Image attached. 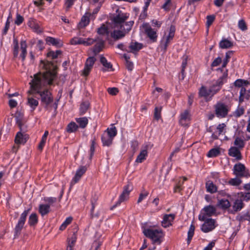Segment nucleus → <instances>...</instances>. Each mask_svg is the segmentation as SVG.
<instances>
[{"label": "nucleus", "mask_w": 250, "mask_h": 250, "mask_svg": "<svg viewBox=\"0 0 250 250\" xmlns=\"http://www.w3.org/2000/svg\"><path fill=\"white\" fill-rule=\"evenodd\" d=\"M40 66L46 71L43 73L39 72L34 75V78L29 83L31 90L28 91V93L33 94L32 90L35 91V93L40 96L42 104L45 109L49 112L53 109V116H55L57 113L58 103L53 102V97L48 89L41 90V89L46 84H52L53 81L57 77L58 67L52 62L42 60Z\"/></svg>", "instance_id": "obj_1"}, {"label": "nucleus", "mask_w": 250, "mask_h": 250, "mask_svg": "<svg viewBox=\"0 0 250 250\" xmlns=\"http://www.w3.org/2000/svg\"><path fill=\"white\" fill-rule=\"evenodd\" d=\"M15 117L16 123L20 129V131L16 135L15 143L17 145L25 144L28 139V136L26 134L21 132L22 131L24 132L26 131V129L22 128L24 122L22 120V116H21L20 113H16Z\"/></svg>", "instance_id": "obj_2"}, {"label": "nucleus", "mask_w": 250, "mask_h": 250, "mask_svg": "<svg viewBox=\"0 0 250 250\" xmlns=\"http://www.w3.org/2000/svg\"><path fill=\"white\" fill-rule=\"evenodd\" d=\"M144 235L151 239L153 241V244L158 243V244L161 243V238L163 237V231L162 229H146L143 230Z\"/></svg>", "instance_id": "obj_3"}, {"label": "nucleus", "mask_w": 250, "mask_h": 250, "mask_svg": "<svg viewBox=\"0 0 250 250\" xmlns=\"http://www.w3.org/2000/svg\"><path fill=\"white\" fill-rule=\"evenodd\" d=\"M29 210L30 209L24 210V211L21 214L18 222L16 225L14 229V238L19 237L21 234Z\"/></svg>", "instance_id": "obj_4"}, {"label": "nucleus", "mask_w": 250, "mask_h": 250, "mask_svg": "<svg viewBox=\"0 0 250 250\" xmlns=\"http://www.w3.org/2000/svg\"><path fill=\"white\" fill-rule=\"evenodd\" d=\"M233 174L237 177H249L250 174L244 165L239 163L235 164L233 167Z\"/></svg>", "instance_id": "obj_5"}, {"label": "nucleus", "mask_w": 250, "mask_h": 250, "mask_svg": "<svg viewBox=\"0 0 250 250\" xmlns=\"http://www.w3.org/2000/svg\"><path fill=\"white\" fill-rule=\"evenodd\" d=\"M215 113L218 117L224 118L228 113V106L225 104L219 102L214 106Z\"/></svg>", "instance_id": "obj_6"}, {"label": "nucleus", "mask_w": 250, "mask_h": 250, "mask_svg": "<svg viewBox=\"0 0 250 250\" xmlns=\"http://www.w3.org/2000/svg\"><path fill=\"white\" fill-rule=\"evenodd\" d=\"M132 189V186L130 183H128L127 185H126L124 187L123 191L120 196L118 202L113 207L117 206V205H120L122 202L127 200L128 198L129 194Z\"/></svg>", "instance_id": "obj_7"}, {"label": "nucleus", "mask_w": 250, "mask_h": 250, "mask_svg": "<svg viewBox=\"0 0 250 250\" xmlns=\"http://www.w3.org/2000/svg\"><path fill=\"white\" fill-rule=\"evenodd\" d=\"M227 77V74L224 73L223 76L218 79L216 83L213 84L209 88L210 93L211 96L214 95L220 90L221 87L223 84V80L226 79Z\"/></svg>", "instance_id": "obj_8"}, {"label": "nucleus", "mask_w": 250, "mask_h": 250, "mask_svg": "<svg viewBox=\"0 0 250 250\" xmlns=\"http://www.w3.org/2000/svg\"><path fill=\"white\" fill-rule=\"evenodd\" d=\"M96 42H97V39L74 38L70 40V43L73 45L83 44L86 46H89L92 45Z\"/></svg>", "instance_id": "obj_9"}, {"label": "nucleus", "mask_w": 250, "mask_h": 250, "mask_svg": "<svg viewBox=\"0 0 250 250\" xmlns=\"http://www.w3.org/2000/svg\"><path fill=\"white\" fill-rule=\"evenodd\" d=\"M96 61V59L93 57H89L85 62L84 68L82 72V74L84 76H87L91 71L94 64Z\"/></svg>", "instance_id": "obj_10"}, {"label": "nucleus", "mask_w": 250, "mask_h": 250, "mask_svg": "<svg viewBox=\"0 0 250 250\" xmlns=\"http://www.w3.org/2000/svg\"><path fill=\"white\" fill-rule=\"evenodd\" d=\"M215 222V220L212 218L206 219L204 223L202 225L201 230L205 233L212 231L216 227Z\"/></svg>", "instance_id": "obj_11"}, {"label": "nucleus", "mask_w": 250, "mask_h": 250, "mask_svg": "<svg viewBox=\"0 0 250 250\" xmlns=\"http://www.w3.org/2000/svg\"><path fill=\"white\" fill-rule=\"evenodd\" d=\"M143 27L145 29L146 34L147 37L151 40L153 42H155L157 41V35L156 31L152 29L150 26H148L146 24H144Z\"/></svg>", "instance_id": "obj_12"}, {"label": "nucleus", "mask_w": 250, "mask_h": 250, "mask_svg": "<svg viewBox=\"0 0 250 250\" xmlns=\"http://www.w3.org/2000/svg\"><path fill=\"white\" fill-rule=\"evenodd\" d=\"M175 217L174 214H165L163 216V220L161 222L162 226L164 228H167L172 225V222Z\"/></svg>", "instance_id": "obj_13"}, {"label": "nucleus", "mask_w": 250, "mask_h": 250, "mask_svg": "<svg viewBox=\"0 0 250 250\" xmlns=\"http://www.w3.org/2000/svg\"><path fill=\"white\" fill-rule=\"evenodd\" d=\"M96 39L97 41H99V42L92 48L93 53L95 56L103 50L104 45V42L103 40H99L98 37Z\"/></svg>", "instance_id": "obj_14"}, {"label": "nucleus", "mask_w": 250, "mask_h": 250, "mask_svg": "<svg viewBox=\"0 0 250 250\" xmlns=\"http://www.w3.org/2000/svg\"><path fill=\"white\" fill-rule=\"evenodd\" d=\"M240 149L235 146H231L229 150V155L236 158L237 160H241L242 155Z\"/></svg>", "instance_id": "obj_15"}, {"label": "nucleus", "mask_w": 250, "mask_h": 250, "mask_svg": "<svg viewBox=\"0 0 250 250\" xmlns=\"http://www.w3.org/2000/svg\"><path fill=\"white\" fill-rule=\"evenodd\" d=\"M87 167L85 166H81L79 167L77 170L73 180L75 183H77L80 179L81 177L85 173Z\"/></svg>", "instance_id": "obj_16"}, {"label": "nucleus", "mask_w": 250, "mask_h": 250, "mask_svg": "<svg viewBox=\"0 0 250 250\" xmlns=\"http://www.w3.org/2000/svg\"><path fill=\"white\" fill-rule=\"evenodd\" d=\"M90 16V14L86 13L82 17L81 21L78 25V28L80 29L84 28L89 24Z\"/></svg>", "instance_id": "obj_17"}, {"label": "nucleus", "mask_w": 250, "mask_h": 250, "mask_svg": "<svg viewBox=\"0 0 250 250\" xmlns=\"http://www.w3.org/2000/svg\"><path fill=\"white\" fill-rule=\"evenodd\" d=\"M125 35V32L122 29L114 30L110 33L111 37L115 41H117L124 38Z\"/></svg>", "instance_id": "obj_18"}, {"label": "nucleus", "mask_w": 250, "mask_h": 250, "mask_svg": "<svg viewBox=\"0 0 250 250\" xmlns=\"http://www.w3.org/2000/svg\"><path fill=\"white\" fill-rule=\"evenodd\" d=\"M226 126V125L224 123L218 125L216 128L217 131L214 132L212 134V138L214 140L218 139L219 136H220L223 132Z\"/></svg>", "instance_id": "obj_19"}, {"label": "nucleus", "mask_w": 250, "mask_h": 250, "mask_svg": "<svg viewBox=\"0 0 250 250\" xmlns=\"http://www.w3.org/2000/svg\"><path fill=\"white\" fill-rule=\"evenodd\" d=\"M46 42L49 44H52L57 47H61L62 46V42L59 39L54 38L51 37H47L46 38Z\"/></svg>", "instance_id": "obj_20"}, {"label": "nucleus", "mask_w": 250, "mask_h": 250, "mask_svg": "<svg viewBox=\"0 0 250 250\" xmlns=\"http://www.w3.org/2000/svg\"><path fill=\"white\" fill-rule=\"evenodd\" d=\"M250 95L249 92H247V90L245 87H242L240 91V96L239 97V102L241 104L245 99L248 100L250 99Z\"/></svg>", "instance_id": "obj_21"}, {"label": "nucleus", "mask_w": 250, "mask_h": 250, "mask_svg": "<svg viewBox=\"0 0 250 250\" xmlns=\"http://www.w3.org/2000/svg\"><path fill=\"white\" fill-rule=\"evenodd\" d=\"M206 188L207 191L210 193H214L217 191V186L213 184L212 181L209 180L206 183Z\"/></svg>", "instance_id": "obj_22"}, {"label": "nucleus", "mask_w": 250, "mask_h": 250, "mask_svg": "<svg viewBox=\"0 0 250 250\" xmlns=\"http://www.w3.org/2000/svg\"><path fill=\"white\" fill-rule=\"evenodd\" d=\"M127 17L125 14H119L116 16L114 17L113 19V21L115 24H123L125 22V21L127 19Z\"/></svg>", "instance_id": "obj_23"}, {"label": "nucleus", "mask_w": 250, "mask_h": 250, "mask_svg": "<svg viewBox=\"0 0 250 250\" xmlns=\"http://www.w3.org/2000/svg\"><path fill=\"white\" fill-rule=\"evenodd\" d=\"M90 102L88 101H83L80 104V115H83L88 110L90 107Z\"/></svg>", "instance_id": "obj_24"}, {"label": "nucleus", "mask_w": 250, "mask_h": 250, "mask_svg": "<svg viewBox=\"0 0 250 250\" xmlns=\"http://www.w3.org/2000/svg\"><path fill=\"white\" fill-rule=\"evenodd\" d=\"M203 210L205 212V215L208 217H210L214 215L216 210L215 208L211 205L205 207Z\"/></svg>", "instance_id": "obj_25"}, {"label": "nucleus", "mask_w": 250, "mask_h": 250, "mask_svg": "<svg viewBox=\"0 0 250 250\" xmlns=\"http://www.w3.org/2000/svg\"><path fill=\"white\" fill-rule=\"evenodd\" d=\"M39 211L42 216L47 214L50 211L49 205H40L39 208Z\"/></svg>", "instance_id": "obj_26"}, {"label": "nucleus", "mask_w": 250, "mask_h": 250, "mask_svg": "<svg viewBox=\"0 0 250 250\" xmlns=\"http://www.w3.org/2000/svg\"><path fill=\"white\" fill-rule=\"evenodd\" d=\"M142 44L137 42H131L129 46V48L130 49V51L131 52L138 51L142 48Z\"/></svg>", "instance_id": "obj_27"}, {"label": "nucleus", "mask_w": 250, "mask_h": 250, "mask_svg": "<svg viewBox=\"0 0 250 250\" xmlns=\"http://www.w3.org/2000/svg\"><path fill=\"white\" fill-rule=\"evenodd\" d=\"M112 140L113 139L107 134L104 133L102 136V141L104 146H109L112 144Z\"/></svg>", "instance_id": "obj_28"}, {"label": "nucleus", "mask_w": 250, "mask_h": 250, "mask_svg": "<svg viewBox=\"0 0 250 250\" xmlns=\"http://www.w3.org/2000/svg\"><path fill=\"white\" fill-rule=\"evenodd\" d=\"M20 44H21V57L22 58V61H23L25 60V56L27 54V51H26L27 44H26V42L25 41H21Z\"/></svg>", "instance_id": "obj_29"}, {"label": "nucleus", "mask_w": 250, "mask_h": 250, "mask_svg": "<svg viewBox=\"0 0 250 250\" xmlns=\"http://www.w3.org/2000/svg\"><path fill=\"white\" fill-rule=\"evenodd\" d=\"M76 121L79 124V126L82 128H85L88 123V120L87 118L85 117L77 118Z\"/></svg>", "instance_id": "obj_30"}, {"label": "nucleus", "mask_w": 250, "mask_h": 250, "mask_svg": "<svg viewBox=\"0 0 250 250\" xmlns=\"http://www.w3.org/2000/svg\"><path fill=\"white\" fill-rule=\"evenodd\" d=\"M133 23V21L124 23L121 25V29H122L126 34L131 30Z\"/></svg>", "instance_id": "obj_31"}, {"label": "nucleus", "mask_w": 250, "mask_h": 250, "mask_svg": "<svg viewBox=\"0 0 250 250\" xmlns=\"http://www.w3.org/2000/svg\"><path fill=\"white\" fill-rule=\"evenodd\" d=\"M147 155V149H145L141 151L140 154L138 155L136 160L137 163H142L143 160L146 159V156Z\"/></svg>", "instance_id": "obj_32"}, {"label": "nucleus", "mask_w": 250, "mask_h": 250, "mask_svg": "<svg viewBox=\"0 0 250 250\" xmlns=\"http://www.w3.org/2000/svg\"><path fill=\"white\" fill-rule=\"evenodd\" d=\"M189 120V112L188 111L186 110L185 112L181 114V118L180 120V124L183 125L185 126L187 125L186 123H183V121H187V120Z\"/></svg>", "instance_id": "obj_33"}, {"label": "nucleus", "mask_w": 250, "mask_h": 250, "mask_svg": "<svg viewBox=\"0 0 250 250\" xmlns=\"http://www.w3.org/2000/svg\"><path fill=\"white\" fill-rule=\"evenodd\" d=\"M219 46L221 48H229L233 46V43L230 41L224 39L220 42Z\"/></svg>", "instance_id": "obj_34"}, {"label": "nucleus", "mask_w": 250, "mask_h": 250, "mask_svg": "<svg viewBox=\"0 0 250 250\" xmlns=\"http://www.w3.org/2000/svg\"><path fill=\"white\" fill-rule=\"evenodd\" d=\"M27 104L34 110L39 104L38 101L32 97H28Z\"/></svg>", "instance_id": "obj_35"}, {"label": "nucleus", "mask_w": 250, "mask_h": 250, "mask_svg": "<svg viewBox=\"0 0 250 250\" xmlns=\"http://www.w3.org/2000/svg\"><path fill=\"white\" fill-rule=\"evenodd\" d=\"M78 125L74 122H71L67 126L66 130L69 133H72L76 131L78 129Z\"/></svg>", "instance_id": "obj_36"}, {"label": "nucleus", "mask_w": 250, "mask_h": 250, "mask_svg": "<svg viewBox=\"0 0 250 250\" xmlns=\"http://www.w3.org/2000/svg\"><path fill=\"white\" fill-rule=\"evenodd\" d=\"M183 61L182 63V70H181V74L182 76V79H184L185 78V69L187 66V61L188 60V56L186 55H185L183 56Z\"/></svg>", "instance_id": "obj_37"}, {"label": "nucleus", "mask_w": 250, "mask_h": 250, "mask_svg": "<svg viewBox=\"0 0 250 250\" xmlns=\"http://www.w3.org/2000/svg\"><path fill=\"white\" fill-rule=\"evenodd\" d=\"M245 144L244 140L240 138L237 137L235 139L234 145L236 146L235 147L241 149L244 147Z\"/></svg>", "instance_id": "obj_38"}, {"label": "nucleus", "mask_w": 250, "mask_h": 250, "mask_svg": "<svg viewBox=\"0 0 250 250\" xmlns=\"http://www.w3.org/2000/svg\"><path fill=\"white\" fill-rule=\"evenodd\" d=\"M100 62L107 69H110L111 70H113L112 65L110 62H108L106 58L103 56H101L100 57Z\"/></svg>", "instance_id": "obj_39"}, {"label": "nucleus", "mask_w": 250, "mask_h": 250, "mask_svg": "<svg viewBox=\"0 0 250 250\" xmlns=\"http://www.w3.org/2000/svg\"><path fill=\"white\" fill-rule=\"evenodd\" d=\"M220 153L219 148H213L211 149L207 154L208 157H214L219 155Z\"/></svg>", "instance_id": "obj_40"}, {"label": "nucleus", "mask_w": 250, "mask_h": 250, "mask_svg": "<svg viewBox=\"0 0 250 250\" xmlns=\"http://www.w3.org/2000/svg\"><path fill=\"white\" fill-rule=\"evenodd\" d=\"M243 206L242 200H236L233 206V208L235 211H238L243 208Z\"/></svg>", "instance_id": "obj_41"}, {"label": "nucleus", "mask_w": 250, "mask_h": 250, "mask_svg": "<svg viewBox=\"0 0 250 250\" xmlns=\"http://www.w3.org/2000/svg\"><path fill=\"white\" fill-rule=\"evenodd\" d=\"M249 84V82L248 81L243 80L242 79L237 80L234 83L235 86L238 87H244V86H247Z\"/></svg>", "instance_id": "obj_42"}, {"label": "nucleus", "mask_w": 250, "mask_h": 250, "mask_svg": "<svg viewBox=\"0 0 250 250\" xmlns=\"http://www.w3.org/2000/svg\"><path fill=\"white\" fill-rule=\"evenodd\" d=\"M200 97H207L211 95L209 90H207L205 86H202L200 89L199 92Z\"/></svg>", "instance_id": "obj_43"}, {"label": "nucleus", "mask_w": 250, "mask_h": 250, "mask_svg": "<svg viewBox=\"0 0 250 250\" xmlns=\"http://www.w3.org/2000/svg\"><path fill=\"white\" fill-rule=\"evenodd\" d=\"M194 230H195V226L193 224H192L190 225L189 229L188 231V239H187V242H188V244H189L190 243L191 240L194 235Z\"/></svg>", "instance_id": "obj_44"}, {"label": "nucleus", "mask_w": 250, "mask_h": 250, "mask_svg": "<svg viewBox=\"0 0 250 250\" xmlns=\"http://www.w3.org/2000/svg\"><path fill=\"white\" fill-rule=\"evenodd\" d=\"M97 33L101 35H108L109 31L107 27L104 24H103L98 29Z\"/></svg>", "instance_id": "obj_45"}, {"label": "nucleus", "mask_w": 250, "mask_h": 250, "mask_svg": "<svg viewBox=\"0 0 250 250\" xmlns=\"http://www.w3.org/2000/svg\"><path fill=\"white\" fill-rule=\"evenodd\" d=\"M38 220L36 213H32L29 218L28 223L30 226H34L38 223Z\"/></svg>", "instance_id": "obj_46"}, {"label": "nucleus", "mask_w": 250, "mask_h": 250, "mask_svg": "<svg viewBox=\"0 0 250 250\" xmlns=\"http://www.w3.org/2000/svg\"><path fill=\"white\" fill-rule=\"evenodd\" d=\"M240 177H236L235 178L230 179L229 181V184L231 186H238L242 183Z\"/></svg>", "instance_id": "obj_47"}, {"label": "nucleus", "mask_w": 250, "mask_h": 250, "mask_svg": "<svg viewBox=\"0 0 250 250\" xmlns=\"http://www.w3.org/2000/svg\"><path fill=\"white\" fill-rule=\"evenodd\" d=\"M13 44H14L13 55L15 58H16L18 56L19 48L18 41L17 39H14Z\"/></svg>", "instance_id": "obj_48"}, {"label": "nucleus", "mask_w": 250, "mask_h": 250, "mask_svg": "<svg viewBox=\"0 0 250 250\" xmlns=\"http://www.w3.org/2000/svg\"><path fill=\"white\" fill-rule=\"evenodd\" d=\"M175 32V26L171 25L170 27L168 35L165 37V38L166 39H167V40H169V41L172 40L174 36Z\"/></svg>", "instance_id": "obj_49"}, {"label": "nucleus", "mask_w": 250, "mask_h": 250, "mask_svg": "<svg viewBox=\"0 0 250 250\" xmlns=\"http://www.w3.org/2000/svg\"><path fill=\"white\" fill-rule=\"evenodd\" d=\"M175 32V26L171 25L170 27L168 35L165 37V38L166 39H167V40H169V41L172 40L174 36Z\"/></svg>", "instance_id": "obj_50"}, {"label": "nucleus", "mask_w": 250, "mask_h": 250, "mask_svg": "<svg viewBox=\"0 0 250 250\" xmlns=\"http://www.w3.org/2000/svg\"><path fill=\"white\" fill-rule=\"evenodd\" d=\"M175 32V26L171 25L170 27L168 35L165 37V38L166 39H167V40H169V41L172 40L174 36Z\"/></svg>", "instance_id": "obj_51"}, {"label": "nucleus", "mask_w": 250, "mask_h": 250, "mask_svg": "<svg viewBox=\"0 0 250 250\" xmlns=\"http://www.w3.org/2000/svg\"><path fill=\"white\" fill-rule=\"evenodd\" d=\"M105 134H107L109 137H111L112 139L115 137L117 134V130L115 127L111 128L110 129H107L106 132L104 133Z\"/></svg>", "instance_id": "obj_52"}, {"label": "nucleus", "mask_w": 250, "mask_h": 250, "mask_svg": "<svg viewBox=\"0 0 250 250\" xmlns=\"http://www.w3.org/2000/svg\"><path fill=\"white\" fill-rule=\"evenodd\" d=\"M29 25L32 28L35 32L40 33L42 32V29H41L40 26L34 22H30Z\"/></svg>", "instance_id": "obj_53"}, {"label": "nucleus", "mask_w": 250, "mask_h": 250, "mask_svg": "<svg viewBox=\"0 0 250 250\" xmlns=\"http://www.w3.org/2000/svg\"><path fill=\"white\" fill-rule=\"evenodd\" d=\"M219 205L221 208L226 209L230 206L229 202L228 200H221L219 201Z\"/></svg>", "instance_id": "obj_54"}, {"label": "nucleus", "mask_w": 250, "mask_h": 250, "mask_svg": "<svg viewBox=\"0 0 250 250\" xmlns=\"http://www.w3.org/2000/svg\"><path fill=\"white\" fill-rule=\"evenodd\" d=\"M61 53L62 52L61 50H57L56 52L50 51L47 53V56L48 57H51L52 59H56L59 55L61 54Z\"/></svg>", "instance_id": "obj_55"}, {"label": "nucleus", "mask_w": 250, "mask_h": 250, "mask_svg": "<svg viewBox=\"0 0 250 250\" xmlns=\"http://www.w3.org/2000/svg\"><path fill=\"white\" fill-rule=\"evenodd\" d=\"M215 17L214 15H208L207 17L206 25L208 28L212 24L215 20Z\"/></svg>", "instance_id": "obj_56"}, {"label": "nucleus", "mask_w": 250, "mask_h": 250, "mask_svg": "<svg viewBox=\"0 0 250 250\" xmlns=\"http://www.w3.org/2000/svg\"><path fill=\"white\" fill-rule=\"evenodd\" d=\"M72 221V218L71 217H69L67 218L65 221L62 224L60 228V229L61 230H64L67 226L71 223Z\"/></svg>", "instance_id": "obj_57"}, {"label": "nucleus", "mask_w": 250, "mask_h": 250, "mask_svg": "<svg viewBox=\"0 0 250 250\" xmlns=\"http://www.w3.org/2000/svg\"><path fill=\"white\" fill-rule=\"evenodd\" d=\"M149 194V192L145 189L142 190V192L139 195V198L137 201V203H140L145 198L147 197Z\"/></svg>", "instance_id": "obj_58"}, {"label": "nucleus", "mask_w": 250, "mask_h": 250, "mask_svg": "<svg viewBox=\"0 0 250 250\" xmlns=\"http://www.w3.org/2000/svg\"><path fill=\"white\" fill-rule=\"evenodd\" d=\"M170 41L169 40H167V39L165 38V36L163 37V39L161 42V45L162 47L164 48L165 51L167 50V47Z\"/></svg>", "instance_id": "obj_59"}, {"label": "nucleus", "mask_w": 250, "mask_h": 250, "mask_svg": "<svg viewBox=\"0 0 250 250\" xmlns=\"http://www.w3.org/2000/svg\"><path fill=\"white\" fill-rule=\"evenodd\" d=\"M102 245V242L99 240H95L92 244L90 250H98Z\"/></svg>", "instance_id": "obj_60"}, {"label": "nucleus", "mask_w": 250, "mask_h": 250, "mask_svg": "<svg viewBox=\"0 0 250 250\" xmlns=\"http://www.w3.org/2000/svg\"><path fill=\"white\" fill-rule=\"evenodd\" d=\"M77 239L76 232H74L72 236L69 239L68 238V245L74 246Z\"/></svg>", "instance_id": "obj_61"}, {"label": "nucleus", "mask_w": 250, "mask_h": 250, "mask_svg": "<svg viewBox=\"0 0 250 250\" xmlns=\"http://www.w3.org/2000/svg\"><path fill=\"white\" fill-rule=\"evenodd\" d=\"M244 113V109L243 107L238 106L237 109L234 113V115L236 117H239Z\"/></svg>", "instance_id": "obj_62"}, {"label": "nucleus", "mask_w": 250, "mask_h": 250, "mask_svg": "<svg viewBox=\"0 0 250 250\" xmlns=\"http://www.w3.org/2000/svg\"><path fill=\"white\" fill-rule=\"evenodd\" d=\"M238 27L242 31H245L247 29L246 23L244 20H241L239 21Z\"/></svg>", "instance_id": "obj_63"}, {"label": "nucleus", "mask_w": 250, "mask_h": 250, "mask_svg": "<svg viewBox=\"0 0 250 250\" xmlns=\"http://www.w3.org/2000/svg\"><path fill=\"white\" fill-rule=\"evenodd\" d=\"M240 197L242 198L244 201H248L250 200V192L240 193Z\"/></svg>", "instance_id": "obj_64"}]
</instances>
